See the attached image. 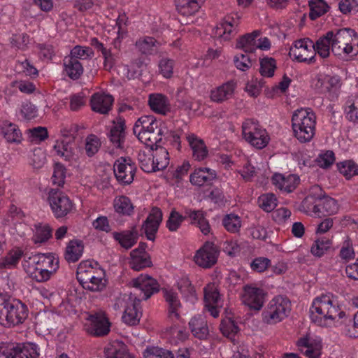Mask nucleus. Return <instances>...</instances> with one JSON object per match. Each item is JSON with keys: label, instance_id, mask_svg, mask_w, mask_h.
Wrapping results in <instances>:
<instances>
[{"label": "nucleus", "instance_id": "nucleus-2", "mask_svg": "<svg viewBox=\"0 0 358 358\" xmlns=\"http://www.w3.org/2000/svg\"><path fill=\"white\" fill-rule=\"evenodd\" d=\"M316 115L310 108L296 110L292 117V129L294 136L300 143L310 142L315 136Z\"/></svg>", "mask_w": 358, "mask_h": 358}, {"label": "nucleus", "instance_id": "nucleus-18", "mask_svg": "<svg viewBox=\"0 0 358 358\" xmlns=\"http://www.w3.org/2000/svg\"><path fill=\"white\" fill-rule=\"evenodd\" d=\"M265 293L261 288L245 285L242 295L243 302L255 310H260L264 303Z\"/></svg>", "mask_w": 358, "mask_h": 358}, {"label": "nucleus", "instance_id": "nucleus-32", "mask_svg": "<svg viewBox=\"0 0 358 358\" xmlns=\"http://www.w3.org/2000/svg\"><path fill=\"white\" fill-rule=\"evenodd\" d=\"M148 103L150 109L158 114L166 115L171 110L169 99L166 96L160 93L150 94Z\"/></svg>", "mask_w": 358, "mask_h": 358}, {"label": "nucleus", "instance_id": "nucleus-63", "mask_svg": "<svg viewBox=\"0 0 358 358\" xmlns=\"http://www.w3.org/2000/svg\"><path fill=\"white\" fill-rule=\"evenodd\" d=\"M22 256V250H12L4 258L2 259L1 264L5 268H11L17 264Z\"/></svg>", "mask_w": 358, "mask_h": 358}, {"label": "nucleus", "instance_id": "nucleus-10", "mask_svg": "<svg viewBox=\"0 0 358 358\" xmlns=\"http://www.w3.org/2000/svg\"><path fill=\"white\" fill-rule=\"evenodd\" d=\"M271 46L270 40L266 36H262L258 30L242 36L236 43V48L243 50L245 52H254L257 49L266 51Z\"/></svg>", "mask_w": 358, "mask_h": 358}, {"label": "nucleus", "instance_id": "nucleus-17", "mask_svg": "<svg viewBox=\"0 0 358 358\" xmlns=\"http://www.w3.org/2000/svg\"><path fill=\"white\" fill-rule=\"evenodd\" d=\"M204 301L210 315L215 318L218 317L222 303L215 284L210 283L204 287Z\"/></svg>", "mask_w": 358, "mask_h": 358}, {"label": "nucleus", "instance_id": "nucleus-14", "mask_svg": "<svg viewBox=\"0 0 358 358\" xmlns=\"http://www.w3.org/2000/svg\"><path fill=\"white\" fill-rule=\"evenodd\" d=\"M219 253V250L213 243L206 242L196 251L194 260L199 267L210 268L217 263Z\"/></svg>", "mask_w": 358, "mask_h": 358}, {"label": "nucleus", "instance_id": "nucleus-15", "mask_svg": "<svg viewBox=\"0 0 358 358\" xmlns=\"http://www.w3.org/2000/svg\"><path fill=\"white\" fill-rule=\"evenodd\" d=\"M297 346L308 358H321L322 343L320 337L306 335L298 340Z\"/></svg>", "mask_w": 358, "mask_h": 358}, {"label": "nucleus", "instance_id": "nucleus-37", "mask_svg": "<svg viewBox=\"0 0 358 358\" xmlns=\"http://www.w3.org/2000/svg\"><path fill=\"white\" fill-rule=\"evenodd\" d=\"M1 133L9 143H20L22 140V133L17 126L4 120L0 123Z\"/></svg>", "mask_w": 358, "mask_h": 358}, {"label": "nucleus", "instance_id": "nucleus-49", "mask_svg": "<svg viewBox=\"0 0 358 358\" xmlns=\"http://www.w3.org/2000/svg\"><path fill=\"white\" fill-rule=\"evenodd\" d=\"M309 16L311 20H315L325 14L329 9V6L324 0H309Z\"/></svg>", "mask_w": 358, "mask_h": 358}, {"label": "nucleus", "instance_id": "nucleus-45", "mask_svg": "<svg viewBox=\"0 0 358 358\" xmlns=\"http://www.w3.org/2000/svg\"><path fill=\"white\" fill-rule=\"evenodd\" d=\"M159 44L154 38L144 36L138 38L135 45L142 54L152 55L157 50Z\"/></svg>", "mask_w": 358, "mask_h": 358}, {"label": "nucleus", "instance_id": "nucleus-44", "mask_svg": "<svg viewBox=\"0 0 358 358\" xmlns=\"http://www.w3.org/2000/svg\"><path fill=\"white\" fill-rule=\"evenodd\" d=\"M201 0H176L177 9L183 15H192L199 11Z\"/></svg>", "mask_w": 358, "mask_h": 358}, {"label": "nucleus", "instance_id": "nucleus-8", "mask_svg": "<svg viewBox=\"0 0 358 358\" xmlns=\"http://www.w3.org/2000/svg\"><path fill=\"white\" fill-rule=\"evenodd\" d=\"M331 51L336 55H349L353 51L352 41L357 38L355 30L350 28L340 29L333 31Z\"/></svg>", "mask_w": 358, "mask_h": 358}, {"label": "nucleus", "instance_id": "nucleus-28", "mask_svg": "<svg viewBox=\"0 0 358 358\" xmlns=\"http://www.w3.org/2000/svg\"><path fill=\"white\" fill-rule=\"evenodd\" d=\"M113 98L103 92H97L92 95L90 103L92 109L101 114H106L111 109Z\"/></svg>", "mask_w": 358, "mask_h": 358}, {"label": "nucleus", "instance_id": "nucleus-20", "mask_svg": "<svg viewBox=\"0 0 358 358\" xmlns=\"http://www.w3.org/2000/svg\"><path fill=\"white\" fill-rule=\"evenodd\" d=\"M237 26V20L229 16L226 17L214 29V36L220 41H229L236 35Z\"/></svg>", "mask_w": 358, "mask_h": 358}, {"label": "nucleus", "instance_id": "nucleus-46", "mask_svg": "<svg viewBox=\"0 0 358 358\" xmlns=\"http://www.w3.org/2000/svg\"><path fill=\"white\" fill-rule=\"evenodd\" d=\"M153 153L155 172L166 168L169 164V152L166 149L163 147L157 148L153 150Z\"/></svg>", "mask_w": 358, "mask_h": 358}, {"label": "nucleus", "instance_id": "nucleus-52", "mask_svg": "<svg viewBox=\"0 0 358 358\" xmlns=\"http://www.w3.org/2000/svg\"><path fill=\"white\" fill-rule=\"evenodd\" d=\"M222 224L230 233H237L241 227V217L234 213L226 215L222 220Z\"/></svg>", "mask_w": 358, "mask_h": 358}, {"label": "nucleus", "instance_id": "nucleus-43", "mask_svg": "<svg viewBox=\"0 0 358 358\" xmlns=\"http://www.w3.org/2000/svg\"><path fill=\"white\" fill-rule=\"evenodd\" d=\"M113 237L122 248L129 249L137 242L138 234L134 231H124L120 233H113Z\"/></svg>", "mask_w": 358, "mask_h": 358}, {"label": "nucleus", "instance_id": "nucleus-58", "mask_svg": "<svg viewBox=\"0 0 358 358\" xmlns=\"http://www.w3.org/2000/svg\"><path fill=\"white\" fill-rule=\"evenodd\" d=\"M94 55L93 50L90 47L76 45L70 52L68 56L75 60H86L91 58Z\"/></svg>", "mask_w": 358, "mask_h": 358}, {"label": "nucleus", "instance_id": "nucleus-64", "mask_svg": "<svg viewBox=\"0 0 358 358\" xmlns=\"http://www.w3.org/2000/svg\"><path fill=\"white\" fill-rule=\"evenodd\" d=\"M174 61L169 58L159 60L158 67L159 73L165 78H170L173 73Z\"/></svg>", "mask_w": 358, "mask_h": 358}, {"label": "nucleus", "instance_id": "nucleus-41", "mask_svg": "<svg viewBox=\"0 0 358 358\" xmlns=\"http://www.w3.org/2000/svg\"><path fill=\"white\" fill-rule=\"evenodd\" d=\"M338 210V205L337 201L330 197L324 199L320 206H314L313 212L315 215L320 216V213L322 215H334L336 214Z\"/></svg>", "mask_w": 358, "mask_h": 358}, {"label": "nucleus", "instance_id": "nucleus-50", "mask_svg": "<svg viewBox=\"0 0 358 358\" xmlns=\"http://www.w3.org/2000/svg\"><path fill=\"white\" fill-rule=\"evenodd\" d=\"M331 241L327 237L317 238L313 243L310 252L315 257H320L330 248Z\"/></svg>", "mask_w": 358, "mask_h": 358}, {"label": "nucleus", "instance_id": "nucleus-23", "mask_svg": "<svg viewBox=\"0 0 358 358\" xmlns=\"http://www.w3.org/2000/svg\"><path fill=\"white\" fill-rule=\"evenodd\" d=\"M162 292L167 304L169 317L172 320H179L182 305L178 293L171 288L163 289Z\"/></svg>", "mask_w": 358, "mask_h": 358}, {"label": "nucleus", "instance_id": "nucleus-30", "mask_svg": "<svg viewBox=\"0 0 358 358\" xmlns=\"http://www.w3.org/2000/svg\"><path fill=\"white\" fill-rule=\"evenodd\" d=\"M124 120L121 117L117 118L113 122L108 134L112 144L117 148H122L125 139Z\"/></svg>", "mask_w": 358, "mask_h": 358}, {"label": "nucleus", "instance_id": "nucleus-7", "mask_svg": "<svg viewBox=\"0 0 358 358\" xmlns=\"http://www.w3.org/2000/svg\"><path fill=\"white\" fill-rule=\"evenodd\" d=\"M242 134L248 143L257 149L265 148L270 141L266 130L253 120H246L243 123Z\"/></svg>", "mask_w": 358, "mask_h": 358}, {"label": "nucleus", "instance_id": "nucleus-39", "mask_svg": "<svg viewBox=\"0 0 358 358\" xmlns=\"http://www.w3.org/2000/svg\"><path fill=\"white\" fill-rule=\"evenodd\" d=\"M333 31H329L325 35L320 37L314 43L315 55L316 53L322 58H327L331 50V40Z\"/></svg>", "mask_w": 358, "mask_h": 358}, {"label": "nucleus", "instance_id": "nucleus-29", "mask_svg": "<svg viewBox=\"0 0 358 358\" xmlns=\"http://www.w3.org/2000/svg\"><path fill=\"white\" fill-rule=\"evenodd\" d=\"M236 88V83L234 80H230L220 86L215 87L210 92L211 101L217 103H222L231 99Z\"/></svg>", "mask_w": 358, "mask_h": 358}, {"label": "nucleus", "instance_id": "nucleus-59", "mask_svg": "<svg viewBox=\"0 0 358 358\" xmlns=\"http://www.w3.org/2000/svg\"><path fill=\"white\" fill-rule=\"evenodd\" d=\"M101 146L99 138L94 135H88L85 139V150L88 157L94 155Z\"/></svg>", "mask_w": 358, "mask_h": 358}, {"label": "nucleus", "instance_id": "nucleus-16", "mask_svg": "<svg viewBox=\"0 0 358 358\" xmlns=\"http://www.w3.org/2000/svg\"><path fill=\"white\" fill-rule=\"evenodd\" d=\"M85 326L90 334L96 336L106 335L110 331V323L105 315L101 313L90 315Z\"/></svg>", "mask_w": 358, "mask_h": 358}, {"label": "nucleus", "instance_id": "nucleus-53", "mask_svg": "<svg viewBox=\"0 0 358 358\" xmlns=\"http://www.w3.org/2000/svg\"><path fill=\"white\" fill-rule=\"evenodd\" d=\"M144 358H174L173 354L169 350L157 346L147 347L143 352Z\"/></svg>", "mask_w": 358, "mask_h": 358}, {"label": "nucleus", "instance_id": "nucleus-55", "mask_svg": "<svg viewBox=\"0 0 358 358\" xmlns=\"http://www.w3.org/2000/svg\"><path fill=\"white\" fill-rule=\"evenodd\" d=\"M22 266L27 275L37 282H44L49 278L44 269L22 262Z\"/></svg>", "mask_w": 358, "mask_h": 358}, {"label": "nucleus", "instance_id": "nucleus-56", "mask_svg": "<svg viewBox=\"0 0 358 358\" xmlns=\"http://www.w3.org/2000/svg\"><path fill=\"white\" fill-rule=\"evenodd\" d=\"M52 236V230L48 224H39L36 227L33 240L35 243H42Z\"/></svg>", "mask_w": 358, "mask_h": 358}, {"label": "nucleus", "instance_id": "nucleus-24", "mask_svg": "<svg viewBox=\"0 0 358 358\" xmlns=\"http://www.w3.org/2000/svg\"><path fill=\"white\" fill-rule=\"evenodd\" d=\"M129 265L135 271H140L152 264L149 254L145 251V245L140 243L138 247L131 252Z\"/></svg>", "mask_w": 358, "mask_h": 358}, {"label": "nucleus", "instance_id": "nucleus-47", "mask_svg": "<svg viewBox=\"0 0 358 358\" xmlns=\"http://www.w3.org/2000/svg\"><path fill=\"white\" fill-rule=\"evenodd\" d=\"M97 275L93 278H84V279L79 280L78 281L82 286L87 289L91 291H99L103 289L106 286L105 273Z\"/></svg>", "mask_w": 358, "mask_h": 358}, {"label": "nucleus", "instance_id": "nucleus-12", "mask_svg": "<svg viewBox=\"0 0 358 358\" xmlns=\"http://www.w3.org/2000/svg\"><path fill=\"white\" fill-rule=\"evenodd\" d=\"M136 171V166L130 158L120 157L113 164V172L117 182L123 185L131 184Z\"/></svg>", "mask_w": 358, "mask_h": 358}, {"label": "nucleus", "instance_id": "nucleus-25", "mask_svg": "<svg viewBox=\"0 0 358 358\" xmlns=\"http://www.w3.org/2000/svg\"><path fill=\"white\" fill-rule=\"evenodd\" d=\"M136 294H134L133 298L130 299L122 315L123 321L129 325L137 324L142 315L140 307L141 299L136 297Z\"/></svg>", "mask_w": 358, "mask_h": 358}, {"label": "nucleus", "instance_id": "nucleus-48", "mask_svg": "<svg viewBox=\"0 0 358 358\" xmlns=\"http://www.w3.org/2000/svg\"><path fill=\"white\" fill-rule=\"evenodd\" d=\"M145 150H140L138 154V161L141 169L146 173L155 172L153 164V149Z\"/></svg>", "mask_w": 358, "mask_h": 358}, {"label": "nucleus", "instance_id": "nucleus-62", "mask_svg": "<svg viewBox=\"0 0 358 358\" xmlns=\"http://www.w3.org/2000/svg\"><path fill=\"white\" fill-rule=\"evenodd\" d=\"M66 170L64 165L60 163L55 164L52 176V184L62 187L65 182Z\"/></svg>", "mask_w": 358, "mask_h": 358}, {"label": "nucleus", "instance_id": "nucleus-36", "mask_svg": "<svg viewBox=\"0 0 358 358\" xmlns=\"http://www.w3.org/2000/svg\"><path fill=\"white\" fill-rule=\"evenodd\" d=\"M84 245L81 241H70L65 250L64 258L69 263L78 262L83 255Z\"/></svg>", "mask_w": 358, "mask_h": 358}, {"label": "nucleus", "instance_id": "nucleus-57", "mask_svg": "<svg viewBox=\"0 0 358 358\" xmlns=\"http://www.w3.org/2000/svg\"><path fill=\"white\" fill-rule=\"evenodd\" d=\"M339 172L346 179H350L353 176L357 174L358 169L356 164L352 160H345L337 164Z\"/></svg>", "mask_w": 358, "mask_h": 358}, {"label": "nucleus", "instance_id": "nucleus-9", "mask_svg": "<svg viewBox=\"0 0 358 358\" xmlns=\"http://www.w3.org/2000/svg\"><path fill=\"white\" fill-rule=\"evenodd\" d=\"M48 201L56 218H62L71 213L75 208L73 201L62 191L50 189L48 194Z\"/></svg>", "mask_w": 358, "mask_h": 358}, {"label": "nucleus", "instance_id": "nucleus-1", "mask_svg": "<svg viewBox=\"0 0 358 358\" xmlns=\"http://www.w3.org/2000/svg\"><path fill=\"white\" fill-rule=\"evenodd\" d=\"M345 316V313L338 304L336 297L331 293L315 297L310 308L311 321L322 327H338Z\"/></svg>", "mask_w": 358, "mask_h": 358}, {"label": "nucleus", "instance_id": "nucleus-4", "mask_svg": "<svg viewBox=\"0 0 358 358\" xmlns=\"http://www.w3.org/2000/svg\"><path fill=\"white\" fill-rule=\"evenodd\" d=\"M28 315L25 304L20 300L0 294V323L3 325H17L22 323Z\"/></svg>", "mask_w": 358, "mask_h": 358}, {"label": "nucleus", "instance_id": "nucleus-27", "mask_svg": "<svg viewBox=\"0 0 358 358\" xmlns=\"http://www.w3.org/2000/svg\"><path fill=\"white\" fill-rule=\"evenodd\" d=\"M216 172L207 167H199L194 170L189 176V181L195 186H203L210 184L216 178Z\"/></svg>", "mask_w": 358, "mask_h": 358}, {"label": "nucleus", "instance_id": "nucleus-34", "mask_svg": "<svg viewBox=\"0 0 358 358\" xmlns=\"http://www.w3.org/2000/svg\"><path fill=\"white\" fill-rule=\"evenodd\" d=\"M189 326L194 337L201 340L207 338L209 329L207 322L203 315H200L192 317L189 322Z\"/></svg>", "mask_w": 358, "mask_h": 358}, {"label": "nucleus", "instance_id": "nucleus-5", "mask_svg": "<svg viewBox=\"0 0 358 358\" xmlns=\"http://www.w3.org/2000/svg\"><path fill=\"white\" fill-rule=\"evenodd\" d=\"M291 302L285 296L278 295L269 301L262 313V322L267 325H275L288 317Z\"/></svg>", "mask_w": 358, "mask_h": 358}, {"label": "nucleus", "instance_id": "nucleus-35", "mask_svg": "<svg viewBox=\"0 0 358 358\" xmlns=\"http://www.w3.org/2000/svg\"><path fill=\"white\" fill-rule=\"evenodd\" d=\"M176 285L187 301L193 303L197 300L196 290L187 275L180 277L176 281Z\"/></svg>", "mask_w": 358, "mask_h": 358}, {"label": "nucleus", "instance_id": "nucleus-54", "mask_svg": "<svg viewBox=\"0 0 358 358\" xmlns=\"http://www.w3.org/2000/svg\"><path fill=\"white\" fill-rule=\"evenodd\" d=\"M259 207L266 212H271L278 205V199L273 193L261 195L258 199Z\"/></svg>", "mask_w": 358, "mask_h": 358}, {"label": "nucleus", "instance_id": "nucleus-31", "mask_svg": "<svg viewBox=\"0 0 358 358\" xmlns=\"http://www.w3.org/2000/svg\"><path fill=\"white\" fill-rule=\"evenodd\" d=\"M187 140L192 152L193 158L198 162L204 160L208 154L203 141L194 134L187 136Z\"/></svg>", "mask_w": 358, "mask_h": 358}, {"label": "nucleus", "instance_id": "nucleus-21", "mask_svg": "<svg viewBox=\"0 0 358 358\" xmlns=\"http://www.w3.org/2000/svg\"><path fill=\"white\" fill-rule=\"evenodd\" d=\"M272 183L280 191L290 193L293 192L300 182V178L296 174L275 173L271 178Z\"/></svg>", "mask_w": 358, "mask_h": 358}, {"label": "nucleus", "instance_id": "nucleus-19", "mask_svg": "<svg viewBox=\"0 0 358 358\" xmlns=\"http://www.w3.org/2000/svg\"><path fill=\"white\" fill-rule=\"evenodd\" d=\"M339 85V79L335 76L320 74L313 81V87L320 94H334Z\"/></svg>", "mask_w": 358, "mask_h": 358}, {"label": "nucleus", "instance_id": "nucleus-61", "mask_svg": "<svg viewBox=\"0 0 358 358\" xmlns=\"http://www.w3.org/2000/svg\"><path fill=\"white\" fill-rule=\"evenodd\" d=\"M276 63L271 57H264L260 60V73L264 77L271 78L274 75Z\"/></svg>", "mask_w": 358, "mask_h": 358}, {"label": "nucleus", "instance_id": "nucleus-40", "mask_svg": "<svg viewBox=\"0 0 358 358\" xmlns=\"http://www.w3.org/2000/svg\"><path fill=\"white\" fill-rule=\"evenodd\" d=\"M115 211L121 215L129 216L134 211V206L131 199L124 195L117 196L113 200Z\"/></svg>", "mask_w": 358, "mask_h": 358}, {"label": "nucleus", "instance_id": "nucleus-6", "mask_svg": "<svg viewBox=\"0 0 358 358\" xmlns=\"http://www.w3.org/2000/svg\"><path fill=\"white\" fill-rule=\"evenodd\" d=\"M75 133L71 129H62L61 134L64 138L57 140L53 148L55 155L70 164L76 163L79 158L78 150L73 141Z\"/></svg>", "mask_w": 358, "mask_h": 358}, {"label": "nucleus", "instance_id": "nucleus-51", "mask_svg": "<svg viewBox=\"0 0 358 358\" xmlns=\"http://www.w3.org/2000/svg\"><path fill=\"white\" fill-rule=\"evenodd\" d=\"M220 329L224 336L232 341H235V336L238 331V327L231 318L226 317L223 319L221 322Z\"/></svg>", "mask_w": 358, "mask_h": 358}, {"label": "nucleus", "instance_id": "nucleus-33", "mask_svg": "<svg viewBox=\"0 0 358 358\" xmlns=\"http://www.w3.org/2000/svg\"><path fill=\"white\" fill-rule=\"evenodd\" d=\"M105 273L104 271L100 268L96 262L91 261H83L78 266L76 276L78 280L84 279V278H93Z\"/></svg>", "mask_w": 358, "mask_h": 358}, {"label": "nucleus", "instance_id": "nucleus-42", "mask_svg": "<svg viewBox=\"0 0 358 358\" xmlns=\"http://www.w3.org/2000/svg\"><path fill=\"white\" fill-rule=\"evenodd\" d=\"M64 71L69 78L76 80L83 73V67L78 60H75L72 57H65L64 59Z\"/></svg>", "mask_w": 358, "mask_h": 358}, {"label": "nucleus", "instance_id": "nucleus-13", "mask_svg": "<svg viewBox=\"0 0 358 358\" xmlns=\"http://www.w3.org/2000/svg\"><path fill=\"white\" fill-rule=\"evenodd\" d=\"M131 284L136 291L134 294H137L136 296H138V299L141 300L149 299L159 290L157 281L147 274H141L132 280Z\"/></svg>", "mask_w": 358, "mask_h": 358}, {"label": "nucleus", "instance_id": "nucleus-38", "mask_svg": "<svg viewBox=\"0 0 358 358\" xmlns=\"http://www.w3.org/2000/svg\"><path fill=\"white\" fill-rule=\"evenodd\" d=\"M58 315L51 311L39 312L36 316V325L41 331H49L53 329L55 322Z\"/></svg>", "mask_w": 358, "mask_h": 358}, {"label": "nucleus", "instance_id": "nucleus-60", "mask_svg": "<svg viewBox=\"0 0 358 358\" xmlns=\"http://www.w3.org/2000/svg\"><path fill=\"white\" fill-rule=\"evenodd\" d=\"M43 269L50 279V276L56 272L59 268V261L52 255L43 254Z\"/></svg>", "mask_w": 358, "mask_h": 358}, {"label": "nucleus", "instance_id": "nucleus-26", "mask_svg": "<svg viewBox=\"0 0 358 358\" xmlns=\"http://www.w3.org/2000/svg\"><path fill=\"white\" fill-rule=\"evenodd\" d=\"M38 346L31 343L10 345L8 358H37Z\"/></svg>", "mask_w": 358, "mask_h": 358}, {"label": "nucleus", "instance_id": "nucleus-3", "mask_svg": "<svg viewBox=\"0 0 358 358\" xmlns=\"http://www.w3.org/2000/svg\"><path fill=\"white\" fill-rule=\"evenodd\" d=\"M161 122L152 115H144L135 122L133 130L138 140L148 148L153 149L162 139L164 130Z\"/></svg>", "mask_w": 358, "mask_h": 358}, {"label": "nucleus", "instance_id": "nucleus-22", "mask_svg": "<svg viewBox=\"0 0 358 358\" xmlns=\"http://www.w3.org/2000/svg\"><path fill=\"white\" fill-rule=\"evenodd\" d=\"M162 220V212L158 208H153L144 222L142 228L147 238L154 241L155 234Z\"/></svg>", "mask_w": 358, "mask_h": 358}, {"label": "nucleus", "instance_id": "nucleus-11", "mask_svg": "<svg viewBox=\"0 0 358 358\" xmlns=\"http://www.w3.org/2000/svg\"><path fill=\"white\" fill-rule=\"evenodd\" d=\"M289 54L298 62L314 63L315 61L314 43L308 38L297 40L290 48Z\"/></svg>", "mask_w": 358, "mask_h": 358}]
</instances>
